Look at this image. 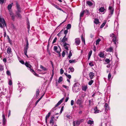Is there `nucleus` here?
Masks as SVG:
<instances>
[{"label": "nucleus", "instance_id": "obj_1", "mask_svg": "<svg viewBox=\"0 0 126 126\" xmlns=\"http://www.w3.org/2000/svg\"><path fill=\"white\" fill-rule=\"evenodd\" d=\"M79 83H75L72 87V90L73 92L76 93L80 90Z\"/></svg>", "mask_w": 126, "mask_h": 126}, {"label": "nucleus", "instance_id": "obj_2", "mask_svg": "<svg viewBox=\"0 0 126 126\" xmlns=\"http://www.w3.org/2000/svg\"><path fill=\"white\" fill-rule=\"evenodd\" d=\"M6 26V25L5 21L3 18H2L0 17V27L3 29Z\"/></svg>", "mask_w": 126, "mask_h": 126}, {"label": "nucleus", "instance_id": "obj_3", "mask_svg": "<svg viewBox=\"0 0 126 126\" xmlns=\"http://www.w3.org/2000/svg\"><path fill=\"white\" fill-rule=\"evenodd\" d=\"M110 36L112 38V40L114 42L115 44H116V42L118 40L117 38L115 36V35L113 33H112L110 35Z\"/></svg>", "mask_w": 126, "mask_h": 126}, {"label": "nucleus", "instance_id": "obj_4", "mask_svg": "<svg viewBox=\"0 0 126 126\" xmlns=\"http://www.w3.org/2000/svg\"><path fill=\"white\" fill-rule=\"evenodd\" d=\"M54 50L56 53H59L61 51V49L59 46H54Z\"/></svg>", "mask_w": 126, "mask_h": 126}, {"label": "nucleus", "instance_id": "obj_5", "mask_svg": "<svg viewBox=\"0 0 126 126\" xmlns=\"http://www.w3.org/2000/svg\"><path fill=\"white\" fill-rule=\"evenodd\" d=\"M83 121L82 119H81L77 120L76 121H74L73 123L74 126H77L79 125L81 122Z\"/></svg>", "mask_w": 126, "mask_h": 126}, {"label": "nucleus", "instance_id": "obj_6", "mask_svg": "<svg viewBox=\"0 0 126 126\" xmlns=\"http://www.w3.org/2000/svg\"><path fill=\"white\" fill-rule=\"evenodd\" d=\"M2 123L3 125H5L6 122V119L5 118V116L4 114L2 112Z\"/></svg>", "mask_w": 126, "mask_h": 126}, {"label": "nucleus", "instance_id": "obj_7", "mask_svg": "<svg viewBox=\"0 0 126 126\" xmlns=\"http://www.w3.org/2000/svg\"><path fill=\"white\" fill-rule=\"evenodd\" d=\"M109 14H111L112 15L113 14L114 11V9L113 7L111 6H109Z\"/></svg>", "mask_w": 126, "mask_h": 126}, {"label": "nucleus", "instance_id": "obj_8", "mask_svg": "<svg viewBox=\"0 0 126 126\" xmlns=\"http://www.w3.org/2000/svg\"><path fill=\"white\" fill-rule=\"evenodd\" d=\"M80 42V40L79 38H77L75 39V44L76 46L79 45Z\"/></svg>", "mask_w": 126, "mask_h": 126}, {"label": "nucleus", "instance_id": "obj_9", "mask_svg": "<svg viewBox=\"0 0 126 126\" xmlns=\"http://www.w3.org/2000/svg\"><path fill=\"white\" fill-rule=\"evenodd\" d=\"M16 8L17 10V11L16 12H21V8L20 7L19 5L18 4L17 2H16Z\"/></svg>", "mask_w": 126, "mask_h": 126}, {"label": "nucleus", "instance_id": "obj_10", "mask_svg": "<svg viewBox=\"0 0 126 126\" xmlns=\"http://www.w3.org/2000/svg\"><path fill=\"white\" fill-rule=\"evenodd\" d=\"M9 11L10 12V16L11 17L12 20H14L15 19V16L11 11Z\"/></svg>", "mask_w": 126, "mask_h": 126}, {"label": "nucleus", "instance_id": "obj_11", "mask_svg": "<svg viewBox=\"0 0 126 126\" xmlns=\"http://www.w3.org/2000/svg\"><path fill=\"white\" fill-rule=\"evenodd\" d=\"M50 3L51 5H52L53 6H54L56 8L60 10H62L63 11V10H62V9L61 8L59 7V6H58L57 5L54 4L52 3L51 2H50Z\"/></svg>", "mask_w": 126, "mask_h": 126}, {"label": "nucleus", "instance_id": "obj_12", "mask_svg": "<svg viewBox=\"0 0 126 126\" xmlns=\"http://www.w3.org/2000/svg\"><path fill=\"white\" fill-rule=\"evenodd\" d=\"M64 99V98H62L55 105V107H56L60 105L61 103L62 102Z\"/></svg>", "mask_w": 126, "mask_h": 126}, {"label": "nucleus", "instance_id": "obj_13", "mask_svg": "<svg viewBox=\"0 0 126 126\" xmlns=\"http://www.w3.org/2000/svg\"><path fill=\"white\" fill-rule=\"evenodd\" d=\"M86 4L90 7L91 6L93 5V3L89 0H86Z\"/></svg>", "mask_w": 126, "mask_h": 126}, {"label": "nucleus", "instance_id": "obj_14", "mask_svg": "<svg viewBox=\"0 0 126 126\" xmlns=\"http://www.w3.org/2000/svg\"><path fill=\"white\" fill-rule=\"evenodd\" d=\"M94 113H97L101 112V111L99 110H98L97 107H95L94 109Z\"/></svg>", "mask_w": 126, "mask_h": 126}, {"label": "nucleus", "instance_id": "obj_15", "mask_svg": "<svg viewBox=\"0 0 126 126\" xmlns=\"http://www.w3.org/2000/svg\"><path fill=\"white\" fill-rule=\"evenodd\" d=\"M106 51L110 52H113V48L112 47H110L107 49Z\"/></svg>", "mask_w": 126, "mask_h": 126}, {"label": "nucleus", "instance_id": "obj_16", "mask_svg": "<svg viewBox=\"0 0 126 126\" xmlns=\"http://www.w3.org/2000/svg\"><path fill=\"white\" fill-rule=\"evenodd\" d=\"M89 76L91 79H92L93 78V77L94 76V74L92 72H91L89 74Z\"/></svg>", "mask_w": 126, "mask_h": 126}, {"label": "nucleus", "instance_id": "obj_17", "mask_svg": "<svg viewBox=\"0 0 126 126\" xmlns=\"http://www.w3.org/2000/svg\"><path fill=\"white\" fill-rule=\"evenodd\" d=\"M7 52L8 54H11L12 53V51L11 48L10 47H8L7 49Z\"/></svg>", "mask_w": 126, "mask_h": 126}, {"label": "nucleus", "instance_id": "obj_18", "mask_svg": "<svg viewBox=\"0 0 126 126\" xmlns=\"http://www.w3.org/2000/svg\"><path fill=\"white\" fill-rule=\"evenodd\" d=\"M54 116H52L51 117V119L50 120V124H52V125H53L54 124Z\"/></svg>", "mask_w": 126, "mask_h": 126}, {"label": "nucleus", "instance_id": "obj_19", "mask_svg": "<svg viewBox=\"0 0 126 126\" xmlns=\"http://www.w3.org/2000/svg\"><path fill=\"white\" fill-rule=\"evenodd\" d=\"M51 114L50 112H49L48 114L46 116L45 118L46 122L47 123V120L48 119L49 117Z\"/></svg>", "mask_w": 126, "mask_h": 126}, {"label": "nucleus", "instance_id": "obj_20", "mask_svg": "<svg viewBox=\"0 0 126 126\" xmlns=\"http://www.w3.org/2000/svg\"><path fill=\"white\" fill-rule=\"evenodd\" d=\"M99 55L101 58H104L105 57L104 54L102 52H100L99 54Z\"/></svg>", "mask_w": 126, "mask_h": 126}, {"label": "nucleus", "instance_id": "obj_21", "mask_svg": "<svg viewBox=\"0 0 126 126\" xmlns=\"http://www.w3.org/2000/svg\"><path fill=\"white\" fill-rule=\"evenodd\" d=\"M25 64L27 67H28L29 68H31L32 67V66L27 62H26Z\"/></svg>", "mask_w": 126, "mask_h": 126}, {"label": "nucleus", "instance_id": "obj_22", "mask_svg": "<svg viewBox=\"0 0 126 126\" xmlns=\"http://www.w3.org/2000/svg\"><path fill=\"white\" fill-rule=\"evenodd\" d=\"M13 5V3H11V4L8 5L7 7V9L8 10H10L11 9Z\"/></svg>", "mask_w": 126, "mask_h": 126}, {"label": "nucleus", "instance_id": "obj_23", "mask_svg": "<svg viewBox=\"0 0 126 126\" xmlns=\"http://www.w3.org/2000/svg\"><path fill=\"white\" fill-rule=\"evenodd\" d=\"M20 12H16V15L18 17L21 18L22 17V16L21 14H20Z\"/></svg>", "mask_w": 126, "mask_h": 126}, {"label": "nucleus", "instance_id": "obj_24", "mask_svg": "<svg viewBox=\"0 0 126 126\" xmlns=\"http://www.w3.org/2000/svg\"><path fill=\"white\" fill-rule=\"evenodd\" d=\"M105 107V111H106V110L107 111L109 109V106L108 104L107 103H105L104 105Z\"/></svg>", "mask_w": 126, "mask_h": 126}, {"label": "nucleus", "instance_id": "obj_25", "mask_svg": "<svg viewBox=\"0 0 126 126\" xmlns=\"http://www.w3.org/2000/svg\"><path fill=\"white\" fill-rule=\"evenodd\" d=\"M87 88V87L86 85H84L82 86V89L83 91H85Z\"/></svg>", "mask_w": 126, "mask_h": 126}, {"label": "nucleus", "instance_id": "obj_26", "mask_svg": "<svg viewBox=\"0 0 126 126\" xmlns=\"http://www.w3.org/2000/svg\"><path fill=\"white\" fill-rule=\"evenodd\" d=\"M105 10V9H104V7H102L99 8V10L100 12H103Z\"/></svg>", "mask_w": 126, "mask_h": 126}, {"label": "nucleus", "instance_id": "obj_27", "mask_svg": "<svg viewBox=\"0 0 126 126\" xmlns=\"http://www.w3.org/2000/svg\"><path fill=\"white\" fill-rule=\"evenodd\" d=\"M66 35H65L61 41L62 42H64L67 40V38H66Z\"/></svg>", "mask_w": 126, "mask_h": 126}, {"label": "nucleus", "instance_id": "obj_28", "mask_svg": "<svg viewBox=\"0 0 126 126\" xmlns=\"http://www.w3.org/2000/svg\"><path fill=\"white\" fill-rule=\"evenodd\" d=\"M77 104H79L80 107H81V101L80 100L78 99L77 100Z\"/></svg>", "mask_w": 126, "mask_h": 126}, {"label": "nucleus", "instance_id": "obj_29", "mask_svg": "<svg viewBox=\"0 0 126 126\" xmlns=\"http://www.w3.org/2000/svg\"><path fill=\"white\" fill-rule=\"evenodd\" d=\"M29 48V43L28 41H27L26 45L25 47L24 48V49L28 50Z\"/></svg>", "mask_w": 126, "mask_h": 126}, {"label": "nucleus", "instance_id": "obj_30", "mask_svg": "<svg viewBox=\"0 0 126 126\" xmlns=\"http://www.w3.org/2000/svg\"><path fill=\"white\" fill-rule=\"evenodd\" d=\"M40 68L42 69L43 70L45 71L47 70V69L45 67H44L43 66L41 65H40Z\"/></svg>", "mask_w": 126, "mask_h": 126}, {"label": "nucleus", "instance_id": "obj_31", "mask_svg": "<svg viewBox=\"0 0 126 126\" xmlns=\"http://www.w3.org/2000/svg\"><path fill=\"white\" fill-rule=\"evenodd\" d=\"M81 39L82 42H83L84 44H85V39L84 37L83 36V35H82L81 36Z\"/></svg>", "mask_w": 126, "mask_h": 126}, {"label": "nucleus", "instance_id": "obj_32", "mask_svg": "<svg viewBox=\"0 0 126 126\" xmlns=\"http://www.w3.org/2000/svg\"><path fill=\"white\" fill-rule=\"evenodd\" d=\"M94 122L93 120H89L87 122V123L88 124L92 125L94 124Z\"/></svg>", "mask_w": 126, "mask_h": 126}, {"label": "nucleus", "instance_id": "obj_33", "mask_svg": "<svg viewBox=\"0 0 126 126\" xmlns=\"http://www.w3.org/2000/svg\"><path fill=\"white\" fill-rule=\"evenodd\" d=\"M44 96V94L41 96L35 102V105H36L37 104L38 102Z\"/></svg>", "mask_w": 126, "mask_h": 126}, {"label": "nucleus", "instance_id": "obj_34", "mask_svg": "<svg viewBox=\"0 0 126 126\" xmlns=\"http://www.w3.org/2000/svg\"><path fill=\"white\" fill-rule=\"evenodd\" d=\"M94 22L96 24H98L99 23V21L98 19H95L94 21Z\"/></svg>", "mask_w": 126, "mask_h": 126}, {"label": "nucleus", "instance_id": "obj_35", "mask_svg": "<svg viewBox=\"0 0 126 126\" xmlns=\"http://www.w3.org/2000/svg\"><path fill=\"white\" fill-rule=\"evenodd\" d=\"M63 78L62 77H59L58 80V82L60 83L61 82V81H62L63 80Z\"/></svg>", "mask_w": 126, "mask_h": 126}, {"label": "nucleus", "instance_id": "obj_36", "mask_svg": "<svg viewBox=\"0 0 126 126\" xmlns=\"http://www.w3.org/2000/svg\"><path fill=\"white\" fill-rule=\"evenodd\" d=\"M89 65L91 66H92L94 65V62L93 61H90L89 63Z\"/></svg>", "mask_w": 126, "mask_h": 126}, {"label": "nucleus", "instance_id": "obj_37", "mask_svg": "<svg viewBox=\"0 0 126 126\" xmlns=\"http://www.w3.org/2000/svg\"><path fill=\"white\" fill-rule=\"evenodd\" d=\"M39 89H37V90H36V96H37V97L39 95Z\"/></svg>", "mask_w": 126, "mask_h": 126}, {"label": "nucleus", "instance_id": "obj_38", "mask_svg": "<svg viewBox=\"0 0 126 126\" xmlns=\"http://www.w3.org/2000/svg\"><path fill=\"white\" fill-rule=\"evenodd\" d=\"M71 25L70 24H68L67 26L66 27V29L67 30H68L71 28Z\"/></svg>", "mask_w": 126, "mask_h": 126}, {"label": "nucleus", "instance_id": "obj_39", "mask_svg": "<svg viewBox=\"0 0 126 126\" xmlns=\"http://www.w3.org/2000/svg\"><path fill=\"white\" fill-rule=\"evenodd\" d=\"M64 48L67 50H68V47L66 45V44H64Z\"/></svg>", "mask_w": 126, "mask_h": 126}, {"label": "nucleus", "instance_id": "obj_40", "mask_svg": "<svg viewBox=\"0 0 126 126\" xmlns=\"http://www.w3.org/2000/svg\"><path fill=\"white\" fill-rule=\"evenodd\" d=\"M85 11L84 10V11H82V12H81L80 13V17H82L84 14V13L85 12Z\"/></svg>", "mask_w": 126, "mask_h": 126}, {"label": "nucleus", "instance_id": "obj_41", "mask_svg": "<svg viewBox=\"0 0 126 126\" xmlns=\"http://www.w3.org/2000/svg\"><path fill=\"white\" fill-rule=\"evenodd\" d=\"M18 85L19 88L18 89V90H19L20 91V92L21 91L20 89H21V88H22L21 86V84L19 83H18Z\"/></svg>", "mask_w": 126, "mask_h": 126}, {"label": "nucleus", "instance_id": "obj_42", "mask_svg": "<svg viewBox=\"0 0 126 126\" xmlns=\"http://www.w3.org/2000/svg\"><path fill=\"white\" fill-rule=\"evenodd\" d=\"M106 23V21L104 22L101 25L100 27V28H102L105 25V24Z\"/></svg>", "mask_w": 126, "mask_h": 126}, {"label": "nucleus", "instance_id": "obj_43", "mask_svg": "<svg viewBox=\"0 0 126 126\" xmlns=\"http://www.w3.org/2000/svg\"><path fill=\"white\" fill-rule=\"evenodd\" d=\"M101 40L100 39H98L96 41V44L97 45L99 44V42Z\"/></svg>", "mask_w": 126, "mask_h": 126}, {"label": "nucleus", "instance_id": "obj_44", "mask_svg": "<svg viewBox=\"0 0 126 126\" xmlns=\"http://www.w3.org/2000/svg\"><path fill=\"white\" fill-rule=\"evenodd\" d=\"M111 76L110 73H109L108 76V79L110 80L111 78Z\"/></svg>", "mask_w": 126, "mask_h": 126}, {"label": "nucleus", "instance_id": "obj_45", "mask_svg": "<svg viewBox=\"0 0 126 126\" xmlns=\"http://www.w3.org/2000/svg\"><path fill=\"white\" fill-rule=\"evenodd\" d=\"M62 86L63 88H65L67 90H68L69 89V87H68L66 86V85H62Z\"/></svg>", "mask_w": 126, "mask_h": 126}, {"label": "nucleus", "instance_id": "obj_46", "mask_svg": "<svg viewBox=\"0 0 126 126\" xmlns=\"http://www.w3.org/2000/svg\"><path fill=\"white\" fill-rule=\"evenodd\" d=\"M72 55V54L71 53V51H70L69 52V55L68 56V58H69V59H70L71 58V56Z\"/></svg>", "mask_w": 126, "mask_h": 126}, {"label": "nucleus", "instance_id": "obj_47", "mask_svg": "<svg viewBox=\"0 0 126 126\" xmlns=\"http://www.w3.org/2000/svg\"><path fill=\"white\" fill-rule=\"evenodd\" d=\"M93 81L92 80H91L89 81L88 82V84L89 85H91L93 82Z\"/></svg>", "mask_w": 126, "mask_h": 126}, {"label": "nucleus", "instance_id": "obj_48", "mask_svg": "<svg viewBox=\"0 0 126 126\" xmlns=\"http://www.w3.org/2000/svg\"><path fill=\"white\" fill-rule=\"evenodd\" d=\"M69 69H70V71L71 72H72L74 71V69L72 67L69 68Z\"/></svg>", "mask_w": 126, "mask_h": 126}, {"label": "nucleus", "instance_id": "obj_49", "mask_svg": "<svg viewBox=\"0 0 126 126\" xmlns=\"http://www.w3.org/2000/svg\"><path fill=\"white\" fill-rule=\"evenodd\" d=\"M105 61L106 63H109L110 62V60L108 59H106L105 60Z\"/></svg>", "mask_w": 126, "mask_h": 126}, {"label": "nucleus", "instance_id": "obj_50", "mask_svg": "<svg viewBox=\"0 0 126 126\" xmlns=\"http://www.w3.org/2000/svg\"><path fill=\"white\" fill-rule=\"evenodd\" d=\"M76 62L75 60H70L69 61V62L70 63H75Z\"/></svg>", "mask_w": 126, "mask_h": 126}, {"label": "nucleus", "instance_id": "obj_51", "mask_svg": "<svg viewBox=\"0 0 126 126\" xmlns=\"http://www.w3.org/2000/svg\"><path fill=\"white\" fill-rule=\"evenodd\" d=\"M9 85H11L12 84V81L10 79H9Z\"/></svg>", "mask_w": 126, "mask_h": 126}, {"label": "nucleus", "instance_id": "obj_52", "mask_svg": "<svg viewBox=\"0 0 126 126\" xmlns=\"http://www.w3.org/2000/svg\"><path fill=\"white\" fill-rule=\"evenodd\" d=\"M53 69L52 70V74L51 75V77L50 78V79H51V80L53 78V76H54V71H53Z\"/></svg>", "mask_w": 126, "mask_h": 126}, {"label": "nucleus", "instance_id": "obj_53", "mask_svg": "<svg viewBox=\"0 0 126 126\" xmlns=\"http://www.w3.org/2000/svg\"><path fill=\"white\" fill-rule=\"evenodd\" d=\"M6 74H7L8 76H11L10 72L8 70H7V71Z\"/></svg>", "mask_w": 126, "mask_h": 126}, {"label": "nucleus", "instance_id": "obj_54", "mask_svg": "<svg viewBox=\"0 0 126 126\" xmlns=\"http://www.w3.org/2000/svg\"><path fill=\"white\" fill-rule=\"evenodd\" d=\"M64 72V71L62 68H61L60 69V73L61 74H63Z\"/></svg>", "mask_w": 126, "mask_h": 126}, {"label": "nucleus", "instance_id": "obj_55", "mask_svg": "<svg viewBox=\"0 0 126 126\" xmlns=\"http://www.w3.org/2000/svg\"><path fill=\"white\" fill-rule=\"evenodd\" d=\"M27 28L28 29H30V23L29 22H27Z\"/></svg>", "mask_w": 126, "mask_h": 126}, {"label": "nucleus", "instance_id": "obj_56", "mask_svg": "<svg viewBox=\"0 0 126 126\" xmlns=\"http://www.w3.org/2000/svg\"><path fill=\"white\" fill-rule=\"evenodd\" d=\"M92 53V50L90 51L89 52L88 54V56H91Z\"/></svg>", "mask_w": 126, "mask_h": 126}, {"label": "nucleus", "instance_id": "obj_57", "mask_svg": "<svg viewBox=\"0 0 126 126\" xmlns=\"http://www.w3.org/2000/svg\"><path fill=\"white\" fill-rule=\"evenodd\" d=\"M63 106L61 108L60 112V114H61L63 110Z\"/></svg>", "mask_w": 126, "mask_h": 126}, {"label": "nucleus", "instance_id": "obj_58", "mask_svg": "<svg viewBox=\"0 0 126 126\" xmlns=\"http://www.w3.org/2000/svg\"><path fill=\"white\" fill-rule=\"evenodd\" d=\"M74 101L73 100H72L71 102V106H73L74 105Z\"/></svg>", "mask_w": 126, "mask_h": 126}, {"label": "nucleus", "instance_id": "obj_59", "mask_svg": "<svg viewBox=\"0 0 126 126\" xmlns=\"http://www.w3.org/2000/svg\"><path fill=\"white\" fill-rule=\"evenodd\" d=\"M65 54V52L64 51H63V52L62 53V56L63 57H64V56Z\"/></svg>", "mask_w": 126, "mask_h": 126}, {"label": "nucleus", "instance_id": "obj_60", "mask_svg": "<svg viewBox=\"0 0 126 126\" xmlns=\"http://www.w3.org/2000/svg\"><path fill=\"white\" fill-rule=\"evenodd\" d=\"M5 0H0V3L3 4Z\"/></svg>", "mask_w": 126, "mask_h": 126}, {"label": "nucleus", "instance_id": "obj_61", "mask_svg": "<svg viewBox=\"0 0 126 126\" xmlns=\"http://www.w3.org/2000/svg\"><path fill=\"white\" fill-rule=\"evenodd\" d=\"M68 32V31L67 30H65L64 31V34H65V35H66V34Z\"/></svg>", "mask_w": 126, "mask_h": 126}, {"label": "nucleus", "instance_id": "obj_62", "mask_svg": "<svg viewBox=\"0 0 126 126\" xmlns=\"http://www.w3.org/2000/svg\"><path fill=\"white\" fill-rule=\"evenodd\" d=\"M3 69H4L3 66H0V70L2 71Z\"/></svg>", "mask_w": 126, "mask_h": 126}, {"label": "nucleus", "instance_id": "obj_63", "mask_svg": "<svg viewBox=\"0 0 126 126\" xmlns=\"http://www.w3.org/2000/svg\"><path fill=\"white\" fill-rule=\"evenodd\" d=\"M57 38L56 37H55L54 38V40L53 41V43H55L56 42V41L57 40Z\"/></svg>", "mask_w": 126, "mask_h": 126}, {"label": "nucleus", "instance_id": "obj_64", "mask_svg": "<svg viewBox=\"0 0 126 126\" xmlns=\"http://www.w3.org/2000/svg\"><path fill=\"white\" fill-rule=\"evenodd\" d=\"M66 77L69 79H70L71 78V76L70 75H68Z\"/></svg>", "mask_w": 126, "mask_h": 126}]
</instances>
